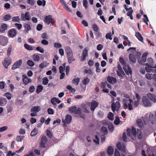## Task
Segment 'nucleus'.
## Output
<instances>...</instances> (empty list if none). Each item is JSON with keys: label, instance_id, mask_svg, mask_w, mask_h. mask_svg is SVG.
I'll use <instances>...</instances> for the list:
<instances>
[{"label": "nucleus", "instance_id": "obj_28", "mask_svg": "<svg viewBox=\"0 0 156 156\" xmlns=\"http://www.w3.org/2000/svg\"><path fill=\"white\" fill-rule=\"evenodd\" d=\"M20 66V60L16 61L13 65L12 69V70H14L18 68Z\"/></svg>", "mask_w": 156, "mask_h": 156}, {"label": "nucleus", "instance_id": "obj_45", "mask_svg": "<svg viewBox=\"0 0 156 156\" xmlns=\"http://www.w3.org/2000/svg\"><path fill=\"white\" fill-rule=\"evenodd\" d=\"M11 18V16L9 14L5 15L3 17V20L5 21L9 20Z\"/></svg>", "mask_w": 156, "mask_h": 156}, {"label": "nucleus", "instance_id": "obj_32", "mask_svg": "<svg viewBox=\"0 0 156 156\" xmlns=\"http://www.w3.org/2000/svg\"><path fill=\"white\" fill-rule=\"evenodd\" d=\"M136 36L139 40L140 41H143V38L139 32H138L137 33H136Z\"/></svg>", "mask_w": 156, "mask_h": 156}, {"label": "nucleus", "instance_id": "obj_11", "mask_svg": "<svg viewBox=\"0 0 156 156\" xmlns=\"http://www.w3.org/2000/svg\"><path fill=\"white\" fill-rule=\"evenodd\" d=\"M107 79V80L108 82L109 83L112 84H114L116 83L117 81L116 79L112 76H108Z\"/></svg>", "mask_w": 156, "mask_h": 156}, {"label": "nucleus", "instance_id": "obj_22", "mask_svg": "<svg viewBox=\"0 0 156 156\" xmlns=\"http://www.w3.org/2000/svg\"><path fill=\"white\" fill-rule=\"evenodd\" d=\"M67 56L68 57L67 59L68 62L69 64L72 63L73 62L75 61V58H74L73 54L69 55Z\"/></svg>", "mask_w": 156, "mask_h": 156}, {"label": "nucleus", "instance_id": "obj_16", "mask_svg": "<svg viewBox=\"0 0 156 156\" xmlns=\"http://www.w3.org/2000/svg\"><path fill=\"white\" fill-rule=\"evenodd\" d=\"M123 69L127 75H131L132 71L131 69L129 66L128 65L127 66H126V67H123Z\"/></svg>", "mask_w": 156, "mask_h": 156}, {"label": "nucleus", "instance_id": "obj_35", "mask_svg": "<svg viewBox=\"0 0 156 156\" xmlns=\"http://www.w3.org/2000/svg\"><path fill=\"white\" fill-rule=\"evenodd\" d=\"M24 18L25 19L24 20H30V14L28 12H26L24 15Z\"/></svg>", "mask_w": 156, "mask_h": 156}, {"label": "nucleus", "instance_id": "obj_60", "mask_svg": "<svg viewBox=\"0 0 156 156\" xmlns=\"http://www.w3.org/2000/svg\"><path fill=\"white\" fill-rule=\"evenodd\" d=\"M19 20V18L18 16L14 17L12 18V21L13 22H17Z\"/></svg>", "mask_w": 156, "mask_h": 156}, {"label": "nucleus", "instance_id": "obj_34", "mask_svg": "<svg viewBox=\"0 0 156 156\" xmlns=\"http://www.w3.org/2000/svg\"><path fill=\"white\" fill-rule=\"evenodd\" d=\"M43 87L41 85L38 86L36 89V92L37 94H39L43 89Z\"/></svg>", "mask_w": 156, "mask_h": 156}, {"label": "nucleus", "instance_id": "obj_26", "mask_svg": "<svg viewBox=\"0 0 156 156\" xmlns=\"http://www.w3.org/2000/svg\"><path fill=\"white\" fill-rule=\"evenodd\" d=\"M51 19V15H48L45 17L44 21L48 24H49L50 23V21Z\"/></svg>", "mask_w": 156, "mask_h": 156}, {"label": "nucleus", "instance_id": "obj_59", "mask_svg": "<svg viewBox=\"0 0 156 156\" xmlns=\"http://www.w3.org/2000/svg\"><path fill=\"white\" fill-rule=\"evenodd\" d=\"M41 43L44 45H47L48 44V42L45 39H43L41 41Z\"/></svg>", "mask_w": 156, "mask_h": 156}, {"label": "nucleus", "instance_id": "obj_18", "mask_svg": "<svg viewBox=\"0 0 156 156\" xmlns=\"http://www.w3.org/2000/svg\"><path fill=\"white\" fill-rule=\"evenodd\" d=\"M147 96L151 100L154 102H156V96L155 95L149 93L147 94Z\"/></svg>", "mask_w": 156, "mask_h": 156}, {"label": "nucleus", "instance_id": "obj_13", "mask_svg": "<svg viewBox=\"0 0 156 156\" xmlns=\"http://www.w3.org/2000/svg\"><path fill=\"white\" fill-rule=\"evenodd\" d=\"M147 62L148 63H145L144 65L146 66H149L150 67H156V65L154 66H153L154 62L153 59L151 58H148L147 59Z\"/></svg>", "mask_w": 156, "mask_h": 156}, {"label": "nucleus", "instance_id": "obj_10", "mask_svg": "<svg viewBox=\"0 0 156 156\" xmlns=\"http://www.w3.org/2000/svg\"><path fill=\"white\" fill-rule=\"evenodd\" d=\"M11 63V59L10 58H8V59L5 58L2 62L3 65L6 69L8 68V66Z\"/></svg>", "mask_w": 156, "mask_h": 156}, {"label": "nucleus", "instance_id": "obj_37", "mask_svg": "<svg viewBox=\"0 0 156 156\" xmlns=\"http://www.w3.org/2000/svg\"><path fill=\"white\" fill-rule=\"evenodd\" d=\"M24 47L27 50H33V48L32 46L27 44H25L24 45Z\"/></svg>", "mask_w": 156, "mask_h": 156}, {"label": "nucleus", "instance_id": "obj_36", "mask_svg": "<svg viewBox=\"0 0 156 156\" xmlns=\"http://www.w3.org/2000/svg\"><path fill=\"white\" fill-rule=\"evenodd\" d=\"M80 80L79 78H74L72 81V83L74 84L77 85L79 83Z\"/></svg>", "mask_w": 156, "mask_h": 156}, {"label": "nucleus", "instance_id": "obj_61", "mask_svg": "<svg viewBox=\"0 0 156 156\" xmlns=\"http://www.w3.org/2000/svg\"><path fill=\"white\" fill-rule=\"evenodd\" d=\"M27 2L28 4L32 5H34L35 3L34 0H27Z\"/></svg>", "mask_w": 156, "mask_h": 156}, {"label": "nucleus", "instance_id": "obj_40", "mask_svg": "<svg viewBox=\"0 0 156 156\" xmlns=\"http://www.w3.org/2000/svg\"><path fill=\"white\" fill-rule=\"evenodd\" d=\"M119 61L121 62V63L122 65L123 66V67H126V62H125V60H124L123 58L122 57H120L119 58Z\"/></svg>", "mask_w": 156, "mask_h": 156}, {"label": "nucleus", "instance_id": "obj_41", "mask_svg": "<svg viewBox=\"0 0 156 156\" xmlns=\"http://www.w3.org/2000/svg\"><path fill=\"white\" fill-rule=\"evenodd\" d=\"M117 75L119 76H122V75H125V73L124 72H123V70H118L117 72Z\"/></svg>", "mask_w": 156, "mask_h": 156}, {"label": "nucleus", "instance_id": "obj_6", "mask_svg": "<svg viewBox=\"0 0 156 156\" xmlns=\"http://www.w3.org/2000/svg\"><path fill=\"white\" fill-rule=\"evenodd\" d=\"M69 111L74 113L75 114H80L81 113V111L80 108H77L76 106H73L69 108Z\"/></svg>", "mask_w": 156, "mask_h": 156}, {"label": "nucleus", "instance_id": "obj_30", "mask_svg": "<svg viewBox=\"0 0 156 156\" xmlns=\"http://www.w3.org/2000/svg\"><path fill=\"white\" fill-rule=\"evenodd\" d=\"M136 122L137 126L138 127L140 128L142 127L143 126V122L141 119H138L137 120Z\"/></svg>", "mask_w": 156, "mask_h": 156}, {"label": "nucleus", "instance_id": "obj_43", "mask_svg": "<svg viewBox=\"0 0 156 156\" xmlns=\"http://www.w3.org/2000/svg\"><path fill=\"white\" fill-rule=\"evenodd\" d=\"M120 122V120L119 116H116L115 117V119L114 121V123L116 125H118Z\"/></svg>", "mask_w": 156, "mask_h": 156}, {"label": "nucleus", "instance_id": "obj_25", "mask_svg": "<svg viewBox=\"0 0 156 156\" xmlns=\"http://www.w3.org/2000/svg\"><path fill=\"white\" fill-rule=\"evenodd\" d=\"M129 57L131 62L133 63H135L136 61V58L133 54H129Z\"/></svg>", "mask_w": 156, "mask_h": 156}, {"label": "nucleus", "instance_id": "obj_31", "mask_svg": "<svg viewBox=\"0 0 156 156\" xmlns=\"http://www.w3.org/2000/svg\"><path fill=\"white\" fill-rule=\"evenodd\" d=\"M38 133L37 129L36 128H34L33 130L30 133V136H35Z\"/></svg>", "mask_w": 156, "mask_h": 156}, {"label": "nucleus", "instance_id": "obj_48", "mask_svg": "<svg viewBox=\"0 0 156 156\" xmlns=\"http://www.w3.org/2000/svg\"><path fill=\"white\" fill-rule=\"evenodd\" d=\"M143 16H144V17L145 18H144L143 19V20L144 21V22H145V23L147 25H148V23L147 22H148L149 21V20L148 19L147 17V15L145 14H144Z\"/></svg>", "mask_w": 156, "mask_h": 156}, {"label": "nucleus", "instance_id": "obj_19", "mask_svg": "<svg viewBox=\"0 0 156 156\" xmlns=\"http://www.w3.org/2000/svg\"><path fill=\"white\" fill-rule=\"evenodd\" d=\"M7 27L6 24L2 23L1 24V27L0 28V32L4 33L5 30L7 29Z\"/></svg>", "mask_w": 156, "mask_h": 156}, {"label": "nucleus", "instance_id": "obj_17", "mask_svg": "<svg viewBox=\"0 0 156 156\" xmlns=\"http://www.w3.org/2000/svg\"><path fill=\"white\" fill-rule=\"evenodd\" d=\"M107 82H102L101 83V87L103 89L102 91L105 93H108L109 92L108 90L106 88Z\"/></svg>", "mask_w": 156, "mask_h": 156}, {"label": "nucleus", "instance_id": "obj_64", "mask_svg": "<svg viewBox=\"0 0 156 156\" xmlns=\"http://www.w3.org/2000/svg\"><path fill=\"white\" fill-rule=\"evenodd\" d=\"M114 156H120L119 152L117 149H116L115 150Z\"/></svg>", "mask_w": 156, "mask_h": 156}, {"label": "nucleus", "instance_id": "obj_58", "mask_svg": "<svg viewBox=\"0 0 156 156\" xmlns=\"http://www.w3.org/2000/svg\"><path fill=\"white\" fill-rule=\"evenodd\" d=\"M48 114L52 115L54 113V111L52 109L49 108L48 109Z\"/></svg>", "mask_w": 156, "mask_h": 156}, {"label": "nucleus", "instance_id": "obj_42", "mask_svg": "<svg viewBox=\"0 0 156 156\" xmlns=\"http://www.w3.org/2000/svg\"><path fill=\"white\" fill-rule=\"evenodd\" d=\"M90 81V79L88 77L85 78L82 81V83L84 85H86L89 83Z\"/></svg>", "mask_w": 156, "mask_h": 156}, {"label": "nucleus", "instance_id": "obj_20", "mask_svg": "<svg viewBox=\"0 0 156 156\" xmlns=\"http://www.w3.org/2000/svg\"><path fill=\"white\" fill-rule=\"evenodd\" d=\"M16 35V30L12 29L9 30L8 32V35L10 37H12L15 36Z\"/></svg>", "mask_w": 156, "mask_h": 156}, {"label": "nucleus", "instance_id": "obj_50", "mask_svg": "<svg viewBox=\"0 0 156 156\" xmlns=\"http://www.w3.org/2000/svg\"><path fill=\"white\" fill-rule=\"evenodd\" d=\"M33 57L35 61H38L40 60V57L38 55L34 54L33 55Z\"/></svg>", "mask_w": 156, "mask_h": 156}, {"label": "nucleus", "instance_id": "obj_5", "mask_svg": "<svg viewBox=\"0 0 156 156\" xmlns=\"http://www.w3.org/2000/svg\"><path fill=\"white\" fill-rule=\"evenodd\" d=\"M116 146L118 149L122 153L124 154L126 153V146L124 143H122L121 144L120 142H119L116 145Z\"/></svg>", "mask_w": 156, "mask_h": 156}, {"label": "nucleus", "instance_id": "obj_14", "mask_svg": "<svg viewBox=\"0 0 156 156\" xmlns=\"http://www.w3.org/2000/svg\"><path fill=\"white\" fill-rule=\"evenodd\" d=\"M72 116L70 115L67 114L66 116L65 120H62V122H64V124H69L72 121Z\"/></svg>", "mask_w": 156, "mask_h": 156}, {"label": "nucleus", "instance_id": "obj_57", "mask_svg": "<svg viewBox=\"0 0 156 156\" xmlns=\"http://www.w3.org/2000/svg\"><path fill=\"white\" fill-rule=\"evenodd\" d=\"M88 2L87 0H83V5L84 7L87 9V8Z\"/></svg>", "mask_w": 156, "mask_h": 156}, {"label": "nucleus", "instance_id": "obj_23", "mask_svg": "<svg viewBox=\"0 0 156 156\" xmlns=\"http://www.w3.org/2000/svg\"><path fill=\"white\" fill-rule=\"evenodd\" d=\"M51 102L53 105H55L56 104V103L58 104L60 103L61 101L58 98H54L51 99Z\"/></svg>", "mask_w": 156, "mask_h": 156}, {"label": "nucleus", "instance_id": "obj_62", "mask_svg": "<svg viewBox=\"0 0 156 156\" xmlns=\"http://www.w3.org/2000/svg\"><path fill=\"white\" fill-rule=\"evenodd\" d=\"M8 129V126H5L0 128V132H2Z\"/></svg>", "mask_w": 156, "mask_h": 156}, {"label": "nucleus", "instance_id": "obj_21", "mask_svg": "<svg viewBox=\"0 0 156 156\" xmlns=\"http://www.w3.org/2000/svg\"><path fill=\"white\" fill-rule=\"evenodd\" d=\"M149 119L152 124H154L155 122V116L153 114L151 113L150 114Z\"/></svg>", "mask_w": 156, "mask_h": 156}, {"label": "nucleus", "instance_id": "obj_39", "mask_svg": "<svg viewBox=\"0 0 156 156\" xmlns=\"http://www.w3.org/2000/svg\"><path fill=\"white\" fill-rule=\"evenodd\" d=\"M147 67H145V70L147 72H153V69H151L152 68H156V67H149V66H146Z\"/></svg>", "mask_w": 156, "mask_h": 156}, {"label": "nucleus", "instance_id": "obj_44", "mask_svg": "<svg viewBox=\"0 0 156 156\" xmlns=\"http://www.w3.org/2000/svg\"><path fill=\"white\" fill-rule=\"evenodd\" d=\"M133 12V10H131L130 11H128L127 13V15L128 16L130 17V18L131 20H133V17L132 15V13Z\"/></svg>", "mask_w": 156, "mask_h": 156}, {"label": "nucleus", "instance_id": "obj_12", "mask_svg": "<svg viewBox=\"0 0 156 156\" xmlns=\"http://www.w3.org/2000/svg\"><path fill=\"white\" fill-rule=\"evenodd\" d=\"M23 83L25 85H27L28 83H31L32 81L31 79L28 78L26 75L25 74L23 76Z\"/></svg>", "mask_w": 156, "mask_h": 156}, {"label": "nucleus", "instance_id": "obj_38", "mask_svg": "<svg viewBox=\"0 0 156 156\" xmlns=\"http://www.w3.org/2000/svg\"><path fill=\"white\" fill-rule=\"evenodd\" d=\"M108 118L109 120H113L114 119V115L112 112H109L108 115Z\"/></svg>", "mask_w": 156, "mask_h": 156}, {"label": "nucleus", "instance_id": "obj_4", "mask_svg": "<svg viewBox=\"0 0 156 156\" xmlns=\"http://www.w3.org/2000/svg\"><path fill=\"white\" fill-rule=\"evenodd\" d=\"M142 102L145 106L150 107L151 106V104L149 99L146 96L143 97Z\"/></svg>", "mask_w": 156, "mask_h": 156}, {"label": "nucleus", "instance_id": "obj_52", "mask_svg": "<svg viewBox=\"0 0 156 156\" xmlns=\"http://www.w3.org/2000/svg\"><path fill=\"white\" fill-rule=\"evenodd\" d=\"M27 65L30 66H33L34 65V62L31 60H28L27 62Z\"/></svg>", "mask_w": 156, "mask_h": 156}, {"label": "nucleus", "instance_id": "obj_51", "mask_svg": "<svg viewBox=\"0 0 156 156\" xmlns=\"http://www.w3.org/2000/svg\"><path fill=\"white\" fill-rule=\"evenodd\" d=\"M36 49L38 51L40 52L41 53H43L44 52V50L43 48L39 46H38L36 48Z\"/></svg>", "mask_w": 156, "mask_h": 156}, {"label": "nucleus", "instance_id": "obj_33", "mask_svg": "<svg viewBox=\"0 0 156 156\" xmlns=\"http://www.w3.org/2000/svg\"><path fill=\"white\" fill-rule=\"evenodd\" d=\"M37 4L39 6L42 5L43 6H44L46 4V1L44 0H42V1L39 0H38Z\"/></svg>", "mask_w": 156, "mask_h": 156}, {"label": "nucleus", "instance_id": "obj_8", "mask_svg": "<svg viewBox=\"0 0 156 156\" xmlns=\"http://www.w3.org/2000/svg\"><path fill=\"white\" fill-rule=\"evenodd\" d=\"M47 139L45 136H42L41 138V142L40 144V148L45 147V144L47 143Z\"/></svg>", "mask_w": 156, "mask_h": 156}, {"label": "nucleus", "instance_id": "obj_63", "mask_svg": "<svg viewBox=\"0 0 156 156\" xmlns=\"http://www.w3.org/2000/svg\"><path fill=\"white\" fill-rule=\"evenodd\" d=\"M146 78L148 80H151L152 79V75L149 73H147L145 75Z\"/></svg>", "mask_w": 156, "mask_h": 156}, {"label": "nucleus", "instance_id": "obj_24", "mask_svg": "<svg viewBox=\"0 0 156 156\" xmlns=\"http://www.w3.org/2000/svg\"><path fill=\"white\" fill-rule=\"evenodd\" d=\"M113 149L112 146H110L108 147L107 150V153L109 155L111 156L113 154Z\"/></svg>", "mask_w": 156, "mask_h": 156}, {"label": "nucleus", "instance_id": "obj_47", "mask_svg": "<svg viewBox=\"0 0 156 156\" xmlns=\"http://www.w3.org/2000/svg\"><path fill=\"white\" fill-rule=\"evenodd\" d=\"M48 82V78L46 77H44L43 79L42 83L44 85H47Z\"/></svg>", "mask_w": 156, "mask_h": 156}, {"label": "nucleus", "instance_id": "obj_27", "mask_svg": "<svg viewBox=\"0 0 156 156\" xmlns=\"http://www.w3.org/2000/svg\"><path fill=\"white\" fill-rule=\"evenodd\" d=\"M65 51L67 53V56L73 54L72 50L69 46L65 47Z\"/></svg>", "mask_w": 156, "mask_h": 156}, {"label": "nucleus", "instance_id": "obj_2", "mask_svg": "<svg viewBox=\"0 0 156 156\" xmlns=\"http://www.w3.org/2000/svg\"><path fill=\"white\" fill-rule=\"evenodd\" d=\"M121 106L120 103L119 101H116L115 103L113 102L111 106V107L112 111L114 112L115 111H118Z\"/></svg>", "mask_w": 156, "mask_h": 156}, {"label": "nucleus", "instance_id": "obj_7", "mask_svg": "<svg viewBox=\"0 0 156 156\" xmlns=\"http://www.w3.org/2000/svg\"><path fill=\"white\" fill-rule=\"evenodd\" d=\"M148 53L145 52L143 54L141 57V60H139V63L140 64L144 65V63L146 62V58Z\"/></svg>", "mask_w": 156, "mask_h": 156}, {"label": "nucleus", "instance_id": "obj_9", "mask_svg": "<svg viewBox=\"0 0 156 156\" xmlns=\"http://www.w3.org/2000/svg\"><path fill=\"white\" fill-rule=\"evenodd\" d=\"M88 49L87 48H85L83 51L82 55V58L80 59V61L83 62L86 59V58L88 56Z\"/></svg>", "mask_w": 156, "mask_h": 156}, {"label": "nucleus", "instance_id": "obj_54", "mask_svg": "<svg viewBox=\"0 0 156 156\" xmlns=\"http://www.w3.org/2000/svg\"><path fill=\"white\" fill-rule=\"evenodd\" d=\"M93 29L95 32H98L99 30V28L96 24H94L93 25Z\"/></svg>", "mask_w": 156, "mask_h": 156}, {"label": "nucleus", "instance_id": "obj_56", "mask_svg": "<svg viewBox=\"0 0 156 156\" xmlns=\"http://www.w3.org/2000/svg\"><path fill=\"white\" fill-rule=\"evenodd\" d=\"M47 135L50 138H52L53 136L49 130H47L46 131Z\"/></svg>", "mask_w": 156, "mask_h": 156}, {"label": "nucleus", "instance_id": "obj_29", "mask_svg": "<svg viewBox=\"0 0 156 156\" xmlns=\"http://www.w3.org/2000/svg\"><path fill=\"white\" fill-rule=\"evenodd\" d=\"M48 65V63L46 61H43L39 65V67L41 68H43L46 67Z\"/></svg>", "mask_w": 156, "mask_h": 156}, {"label": "nucleus", "instance_id": "obj_55", "mask_svg": "<svg viewBox=\"0 0 156 156\" xmlns=\"http://www.w3.org/2000/svg\"><path fill=\"white\" fill-rule=\"evenodd\" d=\"M5 96H6L8 100L11 98V94L9 92H7L5 94Z\"/></svg>", "mask_w": 156, "mask_h": 156}, {"label": "nucleus", "instance_id": "obj_46", "mask_svg": "<svg viewBox=\"0 0 156 156\" xmlns=\"http://www.w3.org/2000/svg\"><path fill=\"white\" fill-rule=\"evenodd\" d=\"M101 131L105 134H106L108 133V131L106 128L104 126H102L101 127Z\"/></svg>", "mask_w": 156, "mask_h": 156}, {"label": "nucleus", "instance_id": "obj_3", "mask_svg": "<svg viewBox=\"0 0 156 156\" xmlns=\"http://www.w3.org/2000/svg\"><path fill=\"white\" fill-rule=\"evenodd\" d=\"M40 111V106H34L32 107L30 111L33 112V113H30V115L31 116H35L37 115V113Z\"/></svg>", "mask_w": 156, "mask_h": 156}, {"label": "nucleus", "instance_id": "obj_49", "mask_svg": "<svg viewBox=\"0 0 156 156\" xmlns=\"http://www.w3.org/2000/svg\"><path fill=\"white\" fill-rule=\"evenodd\" d=\"M132 134L134 136H135L136 135V129L133 127L132 128L131 130H130Z\"/></svg>", "mask_w": 156, "mask_h": 156}, {"label": "nucleus", "instance_id": "obj_15", "mask_svg": "<svg viewBox=\"0 0 156 156\" xmlns=\"http://www.w3.org/2000/svg\"><path fill=\"white\" fill-rule=\"evenodd\" d=\"M98 105V103L94 100H92L91 102V105L90 107V110L93 112Z\"/></svg>", "mask_w": 156, "mask_h": 156}, {"label": "nucleus", "instance_id": "obj_53", "mask_svg": "<svg viewBox=\"0 0 156 156\" xmlns=\"http://www.w3.org/2000/svg\"><path fill=\"white\" fill-rule=\"evenodd\" d=\"M111 33L110 32L108 33H107L106 34L105 37L107 39H109L110 40H112V38L111 37Z\"/></svg>", "mask_w": 156, "mask_h": 156}, {"label": "nucleus", "instance_id": "obj_1", "mask_svg": "<svg viewBox=\"0 0 156 156\" xmlns=\"http://www.w3.org/2000/svg\"><path fill=\"white\" fill-rule=\"evenodd\" d=\"M124 97L127 99L124 98L122 100V104L124 109H126L128 108L129 110H131L133 109L132 105L131 103L133 102L131 99H129V96L127 94L124 95Z\"/></svg>", "mask_w": 156, "mask_h": 156}]
</instances>
